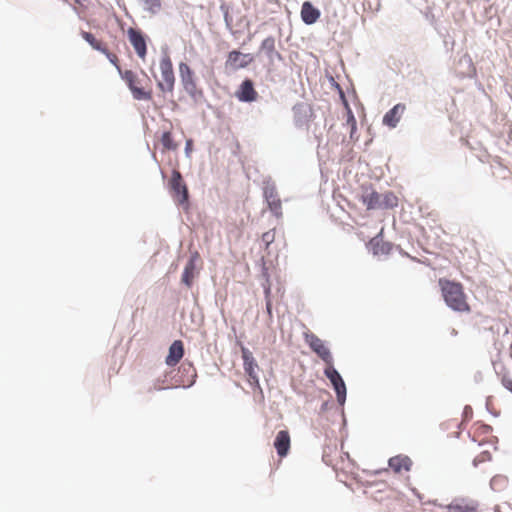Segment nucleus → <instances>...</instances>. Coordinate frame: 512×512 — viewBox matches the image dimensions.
<instances>
[{"instance_id": "a211bd4d", "label": "nucleus", "mask_w": 512, "mask_h": 512, "mask_svg": "<svg viewBox=\"0 0 512 512\" xmlns=\"http://www.w3.org/2000/svg\"><path fill=\"white\" fill-rule=\"evenodd\" d=\"M380 199H382L381 194L373 189H366L361 196V200L368 210L380 209L382 205Z\"/></svg>"}, {"instance_id": "c756f323", "label": "nucleus", "mask_w": 512, "mask_h": 512, "mask_svg": "<svg viewBox=\"0 0 512 512\" xmlns=\"http://www.w3.org/2000/svg\"><path fill=\"white\" fill-rule=\"evenodd\" d=\"M275 239V232L273 230L267 231L263 233L262 235V241L266 244L268 247Z\"/></svg>"}, {"instance_id": "bb28decb", "label": "nucleus", "mask_w": 512, "mask_h": 512, "mask_svg": "<svg viewBox=\"0 0 512 512\" xmlns=\"http://www.w3.org/2000/svg\"><path fill=\"white\" fill-rule=\"evenodd\" d=\"M254 86L251 80H245L241 85L240 96L248 97L254 96Z\"/></svg>"}, {"instance_id": "4be33fe9", "label": "nucleus", "mask_w": 512, "mask_h": 512, "mask_svg": "<svg viewBox=\"0 0 512 512\" xmlns=\"http://www.w3.org/2000/svg\"><path fill=\"white\" fill-rule=\"evenodd\" d=\"M382 199H380L381 208H393L398 205V198L397 196L389 191L384 194H381Z\"/></svg>"}, {"instance_id": "aec40b11", "label": "nucleus", "mask_w": 512, "mask_h": 512, "mask_svg": "<svg viewBox=\"0 0 512 512\" xmlns=\"http://www.w3.org/2000/svg\"><path fill=\"white\" fill-rule=\"evenodd\" d=\"M370 248L374 255H387L392 250V244L389 242L383 241V239L374 237L369 242Z\"/></svg>"}, {"instance_id": "6e6552de", "label": "nucleus", "mask_w": 512, "mask_h": 512, "mask_svg": "<svg viewBox=\"0 0 512 512\" xmlns=\"http://www.w3.org/2000/svg\"><path fill=\"white\" fill-rule=\"evenodd\" d=\"M127 36L137 56L141 60H145L147 55L146 36L141 30L132 27L127 30Z\"/></svg>"}, {"instance_id": "72a5a7b5", "label": "nucleus", "mask_w": 512, "mask_h": 512, "mask_svg": "<svg viewBox=\"0 0 512 512\" xmlns=\"http://www.w3.org/2000/svg\"><path fill=\"white\" fill-rule=\"evenodd\" d=\"M477 430H479L481 434H491L492 432L491 426L484 424L479 425Z\"/></svg>"}, {"instance_id": "7ed1b4c3", "label": "nucleus", "mask_w": 512, "mask_h": 512, "mask_svg": "<svg viewBox=\"0 0 512 512\" xmlns=\"http://www.w3.org/2000/svg\"><path fill=\"white\" fill-rule=\"evenodd\" d=\"M159 69L160 79L158 80V85L161 91L164 93L172 92L175 83V76L173 72L172 61L167 54L161 57Z\"/></svg>"}, {"instance_id": "c9c22d12", "label": "nucleus", "mask_w": 512, "mask_h": 512, "mask_svg": "<svg viewBox=\"0 0 512 512\" xmlns=\"http://www.w3.org/2000/svg\"><path fill=\"white\" fill-rule=\"evenodd\" d=\"M191 150H192V140L189 139L186 142L185 151H186L187 154H189L191 152Z\"/></svg>"}, {"instance_id": "0eeeda50", "label": "nucleus", "mask_w": 512, "mask_h": 512, "mask_svg": "<svg viewBox=\"0 0 512 512\" xmlns=\"http://www.w3.org/2000/svg\"><path fill=\"white\" fill-rule=\"evenodd\" d=\"M325 376L330 380L337 396V401L340 405H343L346 400V385L338 373V371L334 368L333 364L326 366L324 370Z\"/></svg>"}, {"instance_id": "5701e85b", "label": "nucleus", "mask_w": 512, "mask_h": 512, "mask_svg": "<svg viewBox=\"0 0 512 512\" xmlns=\"http://www.w3.org/2000/svg\"><path fill=\"white\" fill-rule=\"evenodd\" d=\"M508 485V478L503 475H496L490 481V486L494 491H503Z\"/></svg>"}, {"instance_id": "f03ea898", "label": "nucleus", "mask_w": 512, "mask_h": 512, "mask_svg": "<svg viewBox=\"0 0 512 512\" xmlns=\"http://www.w3.org/2000/svg\"><path fill=\"white\" fill-rule=\"evenodd\" d=\"M116 68L118 69L122 79L125 81L126 85L129 87L130 91L135 96H148V93L145 92V83L147 82L146 74L139 75L132 70L122 71L117 64Z\"/></svg>"}, {"instance_id": "f3484780", "label": "nucleus", "mask_w": 512, "mask_h": 512, "mask_svg": "<svg viewBox=\"0 0 512 512\" xmlns=\"http://www.w3.org/2000/svg\"><path fill=\"white\" fill-rule=\"evenodd\" d=\"M405 111V105L397 104L383 117V123L390 128L396 127Z\"/></svg>"}, {"instance_id": "7c9ffc66", "label": "nucleus", "mask_w": 512, "mask_h": 512, "mask_svg": "<svg viewBox=\"0 0 512 512\" xmlns=\"http://www.w3.org/2000/svg\"><path fill=\"white\" fill-rule=\"evenodd\" d=\"M328 83L332 88H335V90L339 93V96H344L343 91L340 89L338 83H336L333 77L328 79Z\"/></svg>"}, {"instance_id": "a878e982", "label": "nucleus", "mask_w": 512, "mask_h": 512, "mask_svg": "<svg viewBox=\"0 0 512 512\" xmlns=\"http://www.w3.org/2000/svg\"><path fill=\"white\" fill-rule=\"evenodd\" d=\"M193 270H194V265L192 262H189L185 269H184V272H183V275H182V282H184L187 286H190L191 283H192V279H193Z\"/></svg>"}, {"instance_id": "f8f14e48", "label": "nucleus", "mask_w": 512, "mask_h": 512, "mask_svg": "<svg viewBox=\"0 0 512 512\" xmlns=\"http://www.w3.org/2000/svg\"><path fill=\"white\" fill-rule=\"evenodd\" d=\"M180 76L182 84L187 93L191 96H195L197 93L196 83L194 81V74L191 68L186 63H180L179 65Z\"/></svg>"}, {"instance_id": "c85d7f7f", "label": "nucleus", "mask_w": 512, "mask_h": 512, "mask_svg": "<svg viewBox=\"0 0 512 512\" xmlns=\"http://www.w3.org/2000/svg\"><path fill=\"white\" fill-rule=\"evenodd\" d=\"M491 460V454L488 451L481 452L478 456L475 457L473 464L477 466L479 463H483Z\"/></svg>"}, {"instance_id": "1a4fd4ad", "label": "nucleus", "mask_w": 512, "mask_h": 512, "mask_svg": "<svg viewBox=\"0 0 512 512\" xmlns=\"http://www.w3.org/2000/svg\"><path fill=\"white\" fill-rule=\"evenodd\" d=\"M81 36L87 43H89V45L94 50L104 53L107 56V58L109 59V61L112 64H114L115 66H117L119 59L116 54L111 53L109 51V49H108L109 44L107 42L103 41L102 39L96 38V36L94 34H92L90 32H86V31H82Z\"/></svg>"}, {"instance_id": "423d86ee", "label": "nucleus", "mask_w": 512, "mask_h": 512, "mask_svg": "<svg viewBox=\"0 0 512 512\" xmlns=\"http://www.w3.org/2000/svg\"><path fill=\"white\" fill-rule=\"evenodd\" d=\"M305 341L311 350L325 362L326 366L333 364V357L329 348L318 336L313 333H306Z\"/></svg>"}, {"instance_id": "9d476101", "label": "nucleus", "mask_w": 512, "mask_h": 512, "mask_svg": "<svg viewBox=\"0 0 512 512\" xmlns=\"http://www.w3.org/2000/svg\"><path fill=\"white\" fill-rule=\"evenodd\" d=\"M254 61V56L250 53H242L237 50L231 51L226 59V69L235 71L241 68H245Z\"/></svg>"}, {"instance_id": "6ab92c4d", "label": "nucleus", "mask_w": 512, "mask_h": 512, "mask_svg": "<svg viewBox=\"0 0 512 512\" xmlns=\"http://www.w3.org/2000/svg\"><path fill=\"white\" fill-rule=\"evenodd\" d=\"M320 17V11L315 8L310 2L306 1L302 4L301 18L305 24L311 25L315 23Z\"/></svg>"}, {"instance_id": "393cba45", "label": "nucleus", "mask_w": 512, "mask_h": 512, "mask_svg": "<svg viewBox=\"0 0 512 512\" xmlns=\"http://www.w3.org/2000/svg\"><path fill=\"white\" fill-rule=\"evenodd\" d=\"M342 100V103L345 107V110H346V115H347V124L351 126V133H353L355 130H356V119L349 107V104L347 102V99L346 98H341Z\"/></svg>"}, {"instance_id": "f257e3e1", "label": "nucleus", "mask_w": 512, "mask_h": 512, "mask_svg": "<svg viewBox=\"0 0 512 512\" xmlns=\"http://www.w3.org/2000/svg\"><path fill=\"white\" fill-rule=\"evenodd\" d=\"M438 284L441 288L445 303L454 311L470 312V305L464 293L461 283L454 282L445 278H440Z\"/></svg>"}, {"instance_id": "20e7f679", "label": "nucleus", "mask_w": 512, "mask_h": 512, "mask_svg": "<svg viewBox=\"0 0 512 512\" xmlns=\"http://www.w3.org/2000/svg\"><path fill=\"white\" fill-rule=\"evenodd\" d=\"M169 188L172 197L177 204H188V189L179 171L173 170L169 180Z\"/></svg>"}, {"instance_id": "2eb2a0df", "label": "nucleus", "mask_w": 512, "mask_h": 512, "mask_svg": "<svg viewBox=\"0 0 512 512\" xmlns=\"http://www.w3.org/2000/svg\"><path fill=\"white\" fill-rule=\"evenodd\" d=\"M412 465V460L406 455H397L389 459V467L395 473L409 472Z\"/></svg>"}, {"instance_id": "dca6fc26", "label": "nucleus", "mask_w": 512, "mask_h": 512, "mask_svg": "<svg viewBox=\"0 0 512 512\" xmlns=\"http://www.w3.org/2000/svg\"><path fill=\"white\" fill-rule=\"evenodd\" d=\"M183 355L184 346L182 341L175 340L169 348V353L166 357V364L168 366H175L182 359Z\"/></svg>"}, {"instance_id": "9b49d317", "label": "nucleus", "mask_w": 512, "mask_h": 512, "mask_svg": "<svg viewBox=\"0 0 512 512\" xmlns=\"http://www.w3.org/2000/svg\"><path fill=\"white\" fill-rule=\"evenodd\" d=\"M479 504L477 501L467 498L455 499L446 506V512H477Z\"/></svg>"}, {"instance_id": "4468645a", "label": "nucleus", "mask_w": 512, "mask_h": 512, "mask_svg": "<svg viewBox=\"0 0 512 512\" xmlns=\"http://www.w3.org/2000/svg\"><path fill=\"white\" fill-rule=\"evenodd\" d=\"M264 196L268 203L269 209L277 216L282 215V203L278 192L274 186H267L264 189Z\"/></svg>"}, {"instance_id": "ddd939ff", "label": "nucleus", "mask_w": 512, "mask_h": 512, "mask_svg": "<svg viewBox=\"0 0 512 512\" xmlns=\"http://www.w3.org/2000/svg\"><path fill=\"white\" fill-rule=\"evenodd\" d=\"M274 447L280 458H284L288 455L291 447V437L287 430H281L276 434Z\"/></svg>"}, {"instance_id": "f704fd0d", "label": "nucleus", "mask_w": 512, "mask_h": 512, "mask_svg": "<svg viewBox=\"0 0 512 512\" xmlns=\"http://www.w3.org/2000/svg\"><path fill=\"white\" fill-rule=\"evenodd\" d=\"M76 4H78L82 8H87L91 3V0H75Z\"/></svg>"}, {"instance_id": "b1692460", "label": "nucleus", "mask_w": 512, "mask_h": 512, "mask_svg": "<svg viewBox=\"0 0 512 512\" xmlns=\"http://www.w3.org/2000/svg\"><path fill=\"white\" fill-rule=\"evenodd\" d=\"M161 144L163 146L164 151L176 150L178 148V144L174 142L172 134L169 131H166L162 134Z\"/></svg>"}, {"instance_id": "39448f33", "label": "nucleus", "mask_w": 512, "mask_h": 512, "mask_svg": "<svg viewBox=\"0 0 512 512\" xmlns=\"http://www.w3.org/2000/svg\"><path fill=\"white\" fill-rule=\"evenodd\" d=\"M242 359H243V367L244 371L248 377V382L251 386L260 389L259 377H258V369L259 366L255 361L252 352L246 347H241Z\"/></svg>"}, {"instance_id": "cd10ccee", "label": "nucleus", "mask_w": 512, "mask_h": 512, "mask_svg": "<svg viewBox=\"0 0 512 512\" xmlns=\"http://www.w3.org/2000/svg\"><path fill=\"white\" fill-rule=\"evenodd\" d=\"M295 113H296V116H297L296 122H297V125H299V126L303 125V121H302L300 115H303L305 117H307V116L311 117L312 116L311 108L310 107H306V106H300V107L296 108V112Z\"/></svg>"}, {"instance_id": "e433bc0d", "label": "nucleus", "mask_w": 512, "mask_h": 512, "mask_svg": "<svg viewBox=\"0 0 512 512\" xmlns=\"http://www.w3.org/2000/svg\"><path fill=\"white\" fill-rule=\"evenodd\" d=\"M266 308H267V313L271 316L272 308H271V302L270 301L267 302Z\"/></svg>"}, {"instance_id": "473e14b6", "label": "nucleus", "mask_w": 512, "mask_h": 512, "mask_svg": "<svg viewBox=\"0 0 512 512\" xmlns=\"http://www.w3.org/2000/svg\"><path fill=\"white\" fill-rule=\"evenodd\" d=\"M502 385L512 393V379L508 377L502 378Z\"/></svg>"}, {"instance_id": "4c0bfd02", "label": "nucleus", "mask_w": 512, "mask_h": 512, "mask_svg": "<svg viewBox=\"0 0 512 512\" xmlns=\"http://www.w3.org/2000/svg\"><path fill=\"white\" fill-rule=\"evenodd\" d=\"M241 100H244V101H252L254 100L255 98H248V97H245V98H240Z\"/></svg>"}, {"instance_id": "2f4dec72", "label": "nucleus", "mask_w": 512, "mask_h": 512, "mask_svg": "<svg viewBox=\"0 0 512 512\" xmlns=\"http://www.w3.org/2000/svg\"><path fill=\"white\" fill-rule=\"evenodd\" d=\"M261 47L262 48L273 49L274 48V39L273 38H267V39L263 40V42L261 44Z\"/></svg>"}, {"instance_id": "412c9836", "label": "nucleus", "mask_w": 512, "mask_h": 512, "mask_svg": "<svg viewBox=\"0 0 512 512\" xmlns=\"http://www.w3.org/2000/svg\"><path fill=\"white\" fill-rule=\"evenodd\" d=\"M139 3L143 6L144 10L149 12L150 14H157L162 9V1L161 0H138Z\"/></svg>"}]
</instances>
